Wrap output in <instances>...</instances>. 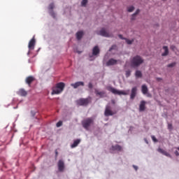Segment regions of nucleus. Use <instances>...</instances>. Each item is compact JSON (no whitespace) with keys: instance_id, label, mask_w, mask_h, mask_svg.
Segmentation results:
<instances>
[{"instance_id":"2eb2a0df","label":"nucleus","mask_w":179,"mask_h":179,"mask_svg":"<svg viewBox=\"0 0 179 179\" xmlns=\"http://www.w3.org/2000/svg\"><path fill=\"white\" fill-rule=\"evenodd\" d=\"M95 94L99 96L101 99L106 97V92L104 91H99L98 90H95Z\"/></svg>"},{"instance_id":"393cba45","label":"nucleus","mask_w":179,"mask_h":179,"mask_svg":"<svg viewBox=\"0 0 179 179\" xmlns=\"http://www.w3.org/2000/svg\"><path fill=\"white\" fill-rule=\"evenodd\" d=\"M176 64H177L176 62H173V63H171V64H168L167 66H168V68H173Z\"/></svg>"},{"instance_id":"c756f323","label":"nucleus","mask_w":179,"mask_h":179,"mask_svg":"<svg viewBox=\"0 0 179 179\" xmlns=\"http://www.w3.org/2000/svg\"><path fill=\"white\" fill-rule=\"evenodd\" d=\"M113 50H117V45H112L111 48L109 49V51H113Z\"/></svg>"},{"instance_id":"c85d7f7f","label":"nucleus","mask_w":179,"mask_h":179,"mask_svg":"<svg viewBox=\"0 0 179 179\" xmlns=\"http://www.w3.org/2000/svg\"><path fill=\"white\" fill-rule=\"evenodd\" d=\"M87 4V0H83L81 2V5L82 6H86V5Z\"/></svg>"},{"instance_id":"b1692460","label":"nucleus","mask_w":179,"mask_h":179,"mask_svg":"<svg viewBox=\"0 0 179 179\" xmlns=\"http://www.w3.org/2000/svg\"><path fill=\"white\" fill-rule=\"evenodd\" d=\"M136 78H142V72L139 70H137L135 73Z\"/></svg>"},{"instance_id":"7ed1b4c3","label":"nucleus","mask_w":179,"mask_h":179,"mask_svg":"<svg viewBox=\"0 0 179 179\" xmlns=\"http://www.w3.org/2000/svg\"><path fill=\"white\" fill-rule=\"evenodd\" d=\"M107 90H108V92H110L113 94H118L119 96H120V94H123V96H127L129 94V90H127V92L120 91L113 87H108Z\"/></svg>"},{"instance_id":"ddd939ff","label":"nucleus","mask_w":179,"mask_h":179,"mask_svg":"<svg viewBox=\"0 0 179 179\" xmlns=\"http://www.w3.org/2000/svg\"><path fill=\"white\" fill-rule=\"evenodd\" d=\"M34 45H36V38H34V36L33 38L29 43L28 48L29 50H34Z\"/></svg>"},{"instance_id":"a19ab883","label":"nucleus","mask_w":179,"mask_h":179,"mask_svg":"<svg viewBox=\"0 0 179 179\" xmlns=\"http://www.w3.org/2000/svg\"><path fill=\"white\" fill-rule=\"evenodd\" d=\"M175 155H176V156H179V152H178V151H175Z\"/></svg>"},{"instance_id":"9d476101","label":"nucleus","mask_w":179,"mask_h":179,"mask_svg":"<svg viewBox=\"0 0 179 179\" xmlns=\"http://www.w3.org/2000/svg\"><path fill=\"white\" fill-rule=\"evenodd\" d=\"M71 87H73V89H78V87H80V86H85V83L83 81H78L75 83L71 84Z\"/></svg>"},{"instance_id":"e433bc0d","label":"nucleus","mask_w":179,"mask_h":179,"mask_svg":"<svg viewBox=\"0 0 179 179\" xmlns=\"http://www.w3.org/2000/svg\"><path fill=\"white\" fill-rule=\"evenodd\" d=\"M152 139L154 142H157V138L155 136H152Z\"/></svg>"},{"instance_id":"20e7f679","label":"nucleus","mask_w":179,"mask_h":179,"mask_svg":"<svg viewBox=\"0 0 179 179\" xmlns=\"http://www.w3.org/2000/svg\"><path fill=\"white\" fill-rule=\"evenodd\" d=\"M93 122H94V121L93 120V118L87 117V119L83 120L81 124L83 128H85V129H86L87 131H89V127H90L92 124H93Z\"/></svg>"},{"instance_id":"7c9ffc66","label":"nucleus","mask_w":179,"mask_h":179,"mask_svg":"<svg viewBox=\"0 0 179 179\" xmlns=\"http://www.w3.org/2000/svg\"><path fill=\"white\" fill-rule=\"evenodd\" d=\"M56 127L57 128H59V127H62V121H59L57 124H56Z\"/></svg>"},{"instance_id":"dca6fc26","label":"nucleus","mask_w":179,"mask_h":179,"mask_svg":"<svg viewBox=\"0 0 179 179\" xmlns=\"http://www.w3.org/2000/svg\"><path fill=\"white\" fill-rule=\"evenodd\" d=\"M157 151L159 153H162V155H164V156H166V157H171V155H170V153L167 152L166 151H165L164 150H163L162 148H158Z\"/></svg>"},{"instance_id":"39448f33","label":"nucleus","mask_w":179,"mask_h":179,"mask_svg":"<svg viewBox=\"0 0 179 179\" xmlns=\"http://www.w3.org/2000/svg\"><path fill=\"white\" fill-rule=\"evenodd\" d=\"M90 101H92V98L90 97L86 99L81 98L77 100L76 103L78 106H87Z\"/></svg>"},{"instance_id":"a211bd4d","label":"nucleus","mask_w":179,"mask_h":179,"mask_svg":"<svg viewBox=\"0 0 179 179\" xmlns=\"http://www.w3.org/2000/svg\"><path fill=\"white\" fill-rule=\"evenodd\" d=\"M100 54V49L99 48V46H95L92 49V55H99Z\"/></svg>"},{"instance_id":"0eeeda50","label":"nucleus","mask_w":179,"mask_h":179,"mask_svg":"<svg viewBox=\"0 0 179 179\" xmlns=\"http://www.w3.org/2000/svg\"><path fill=\"white\" fill-rule=\"evenodd\" d=\"M57 166H58L59 171L62 173L64 170H65V162H64V160L62 159L59 160L57 163Z\"/></svg>"},{"instance_id":"1a4fd4ad","label":"nucleus","mask_w":179,"mask_h":179,"mask_svg":"<svg viewBox=\"0 0 179 179\" xmlns=\"http://www.w3.org/2000/svg\"><path fill=\"white\" fill-rule=\"evenodd\" d=\"M34 80H36V78H34V77L30 76L27 77L25 82L26 84L28 85L30 87V86H31V83H33V82H34Z\"/></svg>"},{"instance_id":"423d86ee","label":"nucleus","mask_w":179,"mask_h":179,"mask_svg":"<svg viewBox=\"0 0 179 179\" xmlns=\"http://www.w3.org/2000/svg\"><path fill=\"white\" fill-rule=\"evenodd\" d=\"M114 114H115V113L111 110V107H110V106H107L105 109L104 115L106 117H110V115H114Z\"/></svg>"},{"instance_id":"a878e982","label":"nucleus","mask_w":179,"mask_h":179,"mask_svg":"<svg viewBox=\"0 0 179 179\" xmlns=\"http://www.w3.org/2000/svg\"><path fill=\"white\" fill-rule=\"evenodd\" d=\"M124 40L126 41L127 44H129V45L132 44V42L134 41V39H132V40L131 41V40H129V39H128V38H125Z\"/></svg>"},{"instance_id":"6e6552de","label":"nucleus","mask_w":179,"mask_h":179,"mask_svg":"<svg viewBox=\"0 0 179 179\" xmlns=\"http://www.w3.org/2000/svg\"><path fill=\"white\" fill-rule=\"evenodd\" d=\"M97 34H99V36H102L103 37H111L110 34H108L104 28H102L100 31L97 32Z\"/></svg>"},{"instance_id":"f3484780","label":"nucleus","mask_w":179,"mask_h":179,"mask_svg":"<svg viewBox=\"0 0 179 179\" xmlns=\"http://www.w3.org/2000/svg\"><path fill=\"white\" fill-rule=\"evenodd\" d=\"M110 150H117V152H121V150H122V147L120 145H112Z\"/></svg>"},{"instance_id":"5701e85b","label":"nucleus","mask_w":179,"mask_h":179,"mask_svg":"<svg viewBox=\"0 0 179 179\" xmlns=\"http://www.w3.org/2000/svg\"><path fill=\"white\" fill-rule=\"evenodd\" d=\"M83 37V31H80L76 33L77 40H81Z\"/></svg>"},{"instance_id":"9b49d317","label":"nucleus","mask_w":179,"mask_h":179,"mask_svg":"<svg viewBox=\"0 0 179 179\" xmlns=\"http://www.w3.org/2000/svg\"><path fill=\"white\" fill-rule=\"evenodd\" d=\"M136 92H138V88L136 87H134L131 89V92L130 94L131 100H134V99L136 97Z\"/></svg>"},{"instance_id":"473e14b6","label":"nucleus","mask_w":179,"mask_h":179,"mask_svg":"<svg viewBox=\"0 0 179 179\" xmlns=\"http://www.w3.org/2000/svg\"><path fill=\"white\" fill-rule=\"evenodd\" d=\"M54 3H50L49 6V9H50L51 10H52L54 9Z\"/></svg>"},{"instance_id":"4c0bfd02","label":"nucleus","mask_w":179,"mask_h":179,"mask_svg":"<svg viewBox=\"0 0 179 179\" xmlns=\"http://www.w3.org/2000/svg\"><path fill=\"white\" fill-rule=\"evenodd\" d=\"M118 37H119V38H120L121 40H125V38H124L122 34H119V35H118Z\"/></svg>"},{"instance_id":"c9c22d12","label":"nucleus","mask_w":179,"mask_h":179,"mask_svg":"<svg viewBox=\"0 0 179 179\" xmlns=\"http://www.w3.org/2000/svg\"><path fill=\"white\" fill-rule=\"evenodd\" d=\"M139 12H140V10L138 9V10L136 11V13H134L133 14V17H134V16H136V15H138V13H139Z\"/></svg>"},{"instance_id":"412c9836","label":"nucleus","mask_w":179,"mask_h":179,"mask_svg":"<svg viewBox=\"0 0 179 179\" xmlns=\"http://www.w3.org/2000/svg\"><path fill=\"white\" fill-rule=\"evenodd\" d=\"M163 50H164V52L162 54V56L167 57V55H169V47L163 46Z\"/></svg>"},{"instance_id":"ea45409f","label":"nucleus","mask_w":179,"mask_h":179,"mask_svg":"<svg viewBox=\"0 0 179 179\" xmlns=\"http://www.w3.org/2000/svg\"><path fill=\"white\" fill-rule=\"evenodd\" d=\"M134 169L136 170V171H138V166L133 165Z\"/></svg>"},{"instance_id":"f257e3e1","label":"nucleus","mask_w":179,"mask_h":179,"mask_svg":"<svg viewBox=\"0 0 179 179\" xmlns=\"http://www.w3.org/2000/svg\"><path fill=\"white\" fill-rule=\"evenodd\" d=\"M143 58L140 55H136L131 58L130 60L131 66L132 68H138V66H141L142 64L144 62Z\"/></svg>"},{"instance_id":"f03ea898","label":"nucleus","mask_w":179,"mask_h":179,"mask_svg":"<svg viewBox=\"0 0 179 179\" xmlns=\"http://www.w3.org/2000/svg\"><path fill=\"white\" fill-rule=\"evenodd\" d=\"M64 89H65V83H59L56 85L55 87L52 88V95L54 94H59L64 92Z\"/></svg>"},{"instance_id":"4be33fe9","label":"nucleus","mask_w":179,"mask_h":179,"mask_svg":"<svg viewBox=\"0 0 179 179\" xmlns=\"http://www.w3.org/2000/svg\"><path fill=\"white\" fill-rule=\"evenodd\" d=\"M80 143V139H76L73 141V143L71 145V148L73 149V148H76L78 145Z\"/></svg>"},{"instance_id":"58836bf2","label":"nucleus","mask_w":179,"mask_h":179,"mask_svg":"<svg viewBox=\"0 0 179 179\" xmlns=\"http://www.w3.org/2000/svg\"><path fill=\"white\" fill-rule=\"evenodd\" d=\"M55 157L57 158L58 157V150H55Z\"/></svg>"},{"instance_id":"bb28decb","label":"nucleus","mask_w":179,"mask_h":179,"mask_svg":"<svg viewBox=\"0 0 179 179\" xmlns=\"http://www.w3.org/2000/svg\"><path fill=\"white\" fill-rule=\"evenodd\" d=\"M134 9H135V7L130 6V7H128L127 10L128 12H134Z\"/></svg>"},{"instance_id":"2f4dec72","label":"nucleus","mask_w":179,"mask_h":179,"mask_svg":"<svg viewBox=\"0 0 179 179\" xmlns=\"http://www.w3.org/2000/svg\"><path fill=\"white\" fill-rule=\"evenodd\" d=\"M170 49L172 50V51H174L175 50H177V48H176V45H171Z\"/></svg>"},{"instance_id":"f8f14e48","label":"nucleus","mask_w":179,"mask_h":179,"mask_svg":"<svg viewBox=\"0 0 179 179\" xmlns=\"http://www.w3.org/2000/svg\"><path fill=\"white\" fill-rule=\"evenodd\" d=\"M17 94H18V96H21L22 97H26V96H27V91L23 88H21L17 91Z\"/></svg>"},{"instance_id":"f704fd0d","label":"nucleus","mask_w":179,"mask_h":179,"mask_svg":"<svg viewBox=\"0 0 179 179\" xmlns=\"http://www.w3.org/2000/svg\"><path fill=\"white\" fill-rule=\"evenodd\" d=\"M88 87L89 89H93V84L92 83H89Z\"/></svg>"},{"instance_id":"6ab92c4d","label":"nucleus","mask_w":179,"mask_h":179,"mask_svg":"<svg viewBox=\"0 0 179 179\" xmlns=\"http://www.w3.org/2000/svg\"><path fill=\"white\" fill-rule=\"evenodd\" d=\"M116 64H117V60L114 59H110L107 62L106 65L108 66H111V65H115Z\"/></svg>"},{"instance_id":"37998d69","label":"nucleus","mask_w":179,"mask_h":179,"mask_svg":"<svg viewBox=\"0 0 179 179\" xmlns=\"http://www.w3.org/2000/svg\"><path fill=\"white\" fill-rule=\"evenodd\" d=\"M163 1H166V0H163Z\"/></svg>"},{"instance_id":"79ce46f5","label":"nucleus","mask_w":179,"mask_h":179,"mask_svg":"<svg viewBox=\"0 0 179 179\" xmlns=\"http://www.w3.org/2000/svg\"><path fill=\"white\" fill-rule=\"evenodd\" d=\"M147 96H148V97H152V94H149V93L147 92Z\"/></svg>"},{"instance_id":"4468645a","label":"nucleus","mask_w":179,"mask_h":179,"mask_svg":"<svg viewBox=\"0 0 179 179\" xmlns=\"http://www.w3.org/2000/svg\"><path fill=\"white\" fill-rule=\"evenodd\" d=\"M145 110H146V101H141L139 105V111L142 112V111H145Z\"/></svg>"},{"instance_id":"cd10ccee","label":"nucleus","mask_w":179,"mask_h":179,"mask_svg":"<svg viewBox=\"0 0 179 179\" xmlns=\"http://www.w3.org/2000/svg\"><path fill=\"white\" fill-rule=\"evenodd\" d=\"M131 76V71L127 70L126 71V78H129Z\"/></svg>"},{"instance_id":"72a5a7b5","label":"nucleus","mask_w":179,"mask_h":179,"mask_svg":"<svg viewBox=\"0 0 179 179\" xmlns=\"http://www.w3.org/2000/svg\"><path fill=\"white\" fill-rule=\"evenodd\" d=\"M168 129H170V130L173 129V124L169 123L168 124Z\"/></svg>"},{"instance_id":"aec40b11","label":"nucleus","mask_w":179,"mask_h":179,"mask_svg":"<svg viewBox=\"0 0 179 179\" xmlns=\"http://www.w3.org/2000/svg\"><path fill=\"white\" fill-rule=\"evenodd\" d=\"M141 92L143 94H148V92H149V90L148 89V86H146V85H142Z\"/></svg>"}]
</instances>
